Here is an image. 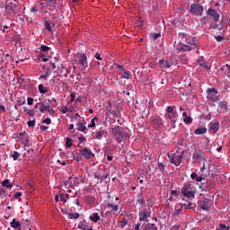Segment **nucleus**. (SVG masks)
Segmentation results:
<instances>
[{
    "mask_svg": "<svg viewBox=\"0 0 230 230\" xmlns=\"http://www.w3.org/2000/svg\"><path fill=\"white\" fill-rule=\"evenodd\" d=\"M184 156V151L177 149L174 153L168 154L170 162L175 166H179L182 163V157Z\"/></svg>",
    "mask_w": 230,
    "mask_h": 230,
    "instance_id": "nucleus-1",
    "label": "nucleus"
},
{
    "mask_svg": "<svg viewBox=\"0 0 230 230\" xmlns=\"http://www.w3.org/2000/svg\"><path fill=\"white\" fill-rule=\"evenodd\" d=\"M181 193L188 199H195V190H193L191 183L185 184L181 189Z\"/></svg>",
    "mask_w": 230,
    "mask_h": 230,
    "instance_id": "nucleus-2",
    "label": "nucleus"
},
{
    "mask_svg": "<svg viewBox=\"0 0 230 230\" xmlns=\"http://www.w3.org/2000/svg\"><path fill=\"white\" fill-rule=\"evenodd\" d=\"M204 8L200 4H190L189 13L195 16H201L203 13Z\"/></svg>",
    "mask_w": 230,
    "mask_h": 230,
    "instance_id": "nucleus-3",
    "label": "nucleus"
},
{
    "mask_svg": "<svg viewBox=\"0 0 230 230\" xmlns=\"http://www.w3.org/2000/svg\"><path fill=\"white\" fill-rule=\"evenodd\" d=\"M117 68L119 69V75H120V79L129 80L130 74L128 70L121 65H117Z\"/></svg>",
    "mask_w": 230,
    "mask_h": 230,
    "instance_id": "nucleus-4",
    "label": "nucleus"
},
{
    "mask_svg": "<svg viewBox=\"0 0 230 230\" xmlns=\"http://www.w3.org/2000/svg\"><path fill=\"white\" fill-rule=\"evenodd\" d=\"M79 154L84 158H86L87 160L94 157V154H93V152L87 147L82 148Z\"/></svg>",
    "mask_w": 230,
    "mask_h": 230,
    "instance_id": "nucleus-5",
    "label": "nucleus"
},
{
    "mask_svg": "<svg viewBox=\"0 0 230 230\" xmlns=\"http://www.w3.org/2000/svg\"><path fill=\"white\" fill-rule=\"evenodd\" d=\"M78 64L84 67V69H87L88 68V62H87V57L85 54H81L78 57Z\"/></svg>",
    "mask_w": 230,
    "mask_h": 230,
    "instance_id": "nucleus-6",
    "label": "nucleus"
},
{
    "mask_svg": "<svg viewBox=\"0 0 230 230\" xmlns=\"http://www.w3.org/2000/svg\"><path fill=\"white\" fill-rule=\"evenodd\" d=\"M199 207L202 209V210H208L210 206H209V200L206 198H203L202 199H200L199 202Z\"/></svg>",
    "mask_w": 230,
    "mask_h": 230,
    "instance_id": "nucleus-7",
    "label": "nucleus"
},
{
    "mask_svg": "<svg viewBox=\"0 0 230 230\" xmlns=\"http://www.w3.org/2000/svg\"><path fill=\"white\" fill-rule=\"evenodd\" d=\"M207 14L213 18L215 22H217L220 15L217 13V12L215 9L209 8L207 12Z\"/></svg>",
    "mask_w": 230,
    "mask_h": 230,
    "instance_id": "nucleus-8",
    "label": "nucleus"
},
{
    "mask_svg": "<svg viewBox=\"0 0 230 230\" xmlns=\"http://www.w3.org/2000/svg\"><path fill=\"white\" fill-rule=\"evenodd\" d=\"M125 134H123L121 131H117L113 134V138L117 141V143L120 144L124 141Z\"/></svg>",
    "mask_w": 230,
    "mask_h": 230,
    "instance_id": "nucleus-9",
    "label": "nucleus"
},
{
    "mask_svg": "<svg viewBox=\"0 0 230 230\" xmlns=\"http://www.w3.org/2000/svg\"><path fill=\"white\" fill-rule=\"evenodd\" d=\"M217 91L215 88L208 89L207 99L209 101H215Z\"/></svg>",
    "mask_w": 230,
    "mask_h": 230,
    "instance_id": "nucleus-10",
    "label": "nucleus"
},
{
    "mask_svg": "<svg viewBox=\"0 0 230 230\" xmlns=\"http://www.w3.org/2000/svg\"><path fill=\"white\" fill-rule=\"evenodd\" d=\"M5 10L7 11H11L13 13H16L17 11V5L15 3H8L5 6H4Z\"/></svg>",
    "mask_w": 230,
    "mask_h": 230,
    "instance_id": "nucleus-11",
    "label": "nucleus"
},
{
    "mask_svg": "<svg viewBox=\"0 0 230 230\" xmlns=\"http://www.w3.org/2000/svg\"><path fill=\"white\" fill-rule=\"evenodd\" d=\"M49 108H50L49 103H48L46 102H41L40 111L41 113H46L49 111Z\"/></svg>",
    "mask_w": 230,
    "mask_h": 230,
    "instance_id": "nucleus-12",
    "label": "nucleus"
},
{
    "mask_svg": "<svg viewBox=\"0 0 230 230\" xmlns=\"http://www.w3.org/2000/svg\"><path fill=\"white\" fill-rule=\"evenodd\" d=\"M167 118L171 120V122L176 123L178 119V112H170L167 113Z\"/></svg>",
    "mask_w": 230,
    "mask_h": 230,
    "instance_id": "nucleus-13",
    "label": "nucleus"
},
{
    "mask_svg": "<svg viewBox=\"0 0 230 230\" xmlns=\"http://www.w3.org/2000/svg\"><path fill=\"white\" fill-rule=\"evenodd\" d=\"M158 64L162 68H171L172 67V64L170 63L169 60L161 59V60H159Z\"/></svg>",
    "mask_w": 230,
    "mask_h": 230,
    "instance_id": "nucleus-14",
    "label": "nucleus"
},
{
    "mask_svg": "<svg viewBox=\"0 0 230 230\" xmlns=\"http://www.w3.org/2000/svg\"><path fill=\"white\" fill-rule=\"evenodd\" d=\"M139 221L147 222L148 212L147 210L141 211L138 213Z\"/></svg>",
    "mask_w": 230,
    "mask_h": 230,
    "instance_id": "nucleus-15",
    "label": "nucleus"
},
{
    "mask_svg": "<svg viewBox=\"0 0 230 230\" xmlns=\"http://www.w3.org/2000/svg\"><path fill=\"white\" fill-rule=\"evenodd\" d=\"M137 203L139 205V206H143L146 204V200L145 199L143 198V192L140 191L139 193L137 194Z\"/></svg>",
    "mask_w": 230,
    "mask_h": 230,
    "instance_id": "nucleus-16",
    "label": "nucleus"
},
{
    "mask_svg": "<svg viewBox=\"0 0 230 230\" xmlns=\"http://www.w3.org/2000/svg\"><path fill=\"white\" fill-rule=\"evenodd\" d=\"M186 43L197 47L198 45V40L197 37H189L187 38Z\"/></svg>",
    "mask_w": 230,
    "mask_h": 230,
    "instance_id": "nucleus-17",
    "label": "nucleus"
},
{
    "mask_svg": "<svg viewBox=\"0 0 230 230\" xmlns=\"http://www.w3.org/2000/svg\"><path fill=\"white\" fill-rule=\"evenodd\" d=\"M45 28L47 31H53V29H55V23L49 22V21H45Z\"/></svg>",
    "mask_w": 230,
    "mask_h": 230,
    "instance_id": "nucleus-18",
    "label": "nucleus"
},
{
    "mask_svg": "<svg viewBox=\"0 0 230 230\" xmlns=\"http://www.w3.org/2000/svg\"><path fill=\"white\" fill-rule=\"evenodd\" d=\"M216 183L213 181H207V189L206 191H212V190H215Z\"/></svg>",
    "mask_w": 230,
    "mask_h": 230,
    "instance_id": "nucleus-19",
    "label": "nucleus"
},
{
    "mask_svg": "<svg viewBox=\"0 0 230 230\" xmlns=\"http://www.w3.org/2000/svg\"><path fill=\"white\" fill-rule=\"evenodd\" d=\"M10 226L12 228H14V229H18L21 227V222L20 221H16L15 218H13L11 223H10Z\"/></svg>",
    "mask_w": 230,
    "mask_h": 230,
    "instance_id": "nucleus-20",
    "label": "nucleus"
},
{
    "mask_svg": "<svg viewBox=\"0 0 230 230\" xmlns=\"http://www.w3.org/2000/svg\"><path fill=\"white\" fill-rule=\"evenodd\" d=\"M219 122H213V124H211L209 128V130H212L214 133H217L219 130Z\"/></svg>",
    "mask_w": 230,
    "mask_h": 230,
    "instance_id": "nucleus-21",
    "label": "nucleus"
},
{
    "mask_svg": "<svg viewBox=\"0 0 230 230\" xmlns=\"http://www.w3.org/2000/svg\"><path fill=\"white\" fill-rule=\"evenodd\" d=\"M190 178L198 182H201L205 178L198 176L197 172H192Z\"/></svg>",
    "mask_w": 230,
    "mask_h": 230,
    "instance_id": "nucleus-22",
    "label": "nucleus"
},
{
    "mask_svg": "<svg viewBox=\"0 0 230 230\" xmlns=\"http://www.w3.org/2000/svg\"><path fill=\"white\" fill-rule=\"evenodd\" d=\"M90 219L91 221H93V223H98L99 220L101 219V217L99 216L98 213H93L91 216H90Z\"/></svg>",
    "mask_w": 230,
    "mask_h": 230,
    "instance_id": "nucleus-23",
    "label": "nucleus"
},
{
    "mask_svg": "<svg viewBox=\"0 0 230 230\" xmlns=\"http://www.w3.org/2000/svg\"><path fill=\"white\" fill-rule=\"evenodd\" d=\"M199 190H201V191H207V182H208V180H206L204 178V180H202V181H199Z\"/></svg>",
    "mask_w": 230,
    "mask_h": 230,
    "instance_id": "nucleus-24",
    "label": "nucleus"
},
{
    "mask_svg": "<svg viewBox=\"0 0 230 230\" xmlns=\"http://www.w3.org/2000/svg\"><path fill=\"white\" fill-rule=\"evenodd\" d=\"M143 230H158V226L155 224L147 223Z\"/></svg>",
    "mask_w": 230,
    "mask_h": 230,
    "instance_id": "nucleus-25",
    "label": "nucleus"
},
{
    "mask_svg": "<svg viewBox=\"0 0 230 230\" xmlns=\"http://www.w3.org/2000/svg\"><path fill=\"white\" fill-rule=\"evenodd\" d=\"M178 49L180 51H191V49H195V48L189 45H181Z\"/></svg>",
    "mask_w": 230,
    "mask_h": 230,
    "instance_id": "nucleus-26",
    "label": "nucleus"
},
{
    "mask_svg": "<svg viewBox=\"0 0 230 230\" xmlns=\"http://www.w3.org/2000/svg\"><path fill=\"white\" fill-rule=\"evenodd\" d=\"M107 207L111 208V212H118L119 209V207L118 205H113L112 203H108Z\"/></svg>",
    "mask_w": 230,
    "mask_h": 230,
    "instance_id": "nucleus-27",
    "label": "nucleus"
},
{
    "mask_svg": "<svg viewBox=\"0 0 230 230\" xmlns=\"http://www.w3.org/2000/svg\"><path fill=\"white\" fill-rule=\"evenodd\" d=\"M194 133L196 135H203L207 133V128H197Z\"/></svg>",
    "mask_w": 230,
    "mask_h": 230,
    "instance_id": "nucleus-28",
    "label": "nucleus"
},
{
    "mask_svg": "<svg viewBox=\"0 0 230 230\" xmlns=\"http://www.w3.org/2000/svg\"><path fill=\"white\" fill-rule=\"evenodd\" d=\"M77 127V130L81 131V132H84L85 130H87L86 126H84V124H82V122H78V124H76Z\"/></svg>",
    "mask_w": 230,
    "mask_h": 230,
    "instance_id": "nucleus-29",
    "label": "nucleus"
},
{
    "mask_svg": "<svg viewBox=\"0 0 230 230\" xmlns=\"http://www.w3.org/2000/svg\"><path fill=\"white\" fill-rule=\"evenodd\" d=\"M38 89L40 94H46L48 92V88L44 84H39Z\"/></svg>",
    "mask_w": 230,
    "mask_h": 230,
    "instance_id": "nucleus-30",
    "label": "nucleus"
},
{
    "mask_svg": "<svg viewBox=\"0 0 230 230\" xmlns=\"http://www.w3.org/2000/svg\"><path fill=\"white\" fill-rule=\"evenodd\" d=\"M193 160L195 161H200L201 159H203V155L201 153H198V152H195L193 154V156H192Z\"/></svg>",
    "mask_w": 230,
    "mask_h": 230,
    "instance_id": "nucleus-31",
    "label": "nucleus"
},
{
    "mask_svg": "<svg viewBox=\"0 0 230 230\" xmlns=\"http://www.w3.org/2000/svg\"><path fill=\"white\" fill-rule=\"evenodd\" d=\"M1 185H2L4 188H7V189L13 188V185L10 184V181H9V180H4V181L1 182Z\"/></svg>",
    "mask_w": 230,
    "mask_h": 230,
    "instance_id": "nucleus-32",
    "label": "nucleus"
},
{
    "mask_svg": "<svg viewBox=\"0 0 230 230\" xmlns=\"http://www.w3.org/2000/svg\"><path fill=\"white\" fill-rule=\"evenodd\" d=\"M79 217H80V215H79L78 212H75V213H69V214L67 215V217H68L69 219H78Z\"/></svg>",
    "mask_w": 230,
    "mask_h": 230,
    "instance_id": "nucleus-33",
    "label": "nucleus"
},
{
    "mask_svg": "<svg viewBox=\"0 0 230 230\" xmlns=\"http://www.w3.org/2000/svg\"><path fill=\"white\" fill-rule=\"evenodd\" d=\"M179 206H181V208L183 209H191V202L188 203H179Z\"/></svg>",
    "mask_w": 230,
    "mask_h": 230,
    "instance_id": "nucleus-34",
    "label": "nucleus"
},
{
    "mask_svg": "<svg viewBox=\"0 0 230 230\" xmlns=\"http://www.w3.org/2000/svg\"><path fill=\"white\" fill-rule=\"evenodd\" d=\"M49 75H51V71H49V68H48L45 74L40 75V80L41 79L47 80L48 77H49Z\"/></svg>",
    "mask_w": 230,
    "mask_h": 230,
    "instance_id": "nucleus-35",
    "label": "nucleus"
},
{
    "mask_svg": "<svg viewBox=\"0 0 230 230\" xmlns=\"http://www.w3.org/2000/svg\"><path fill=\"white\" fill-rule=\"evenodd\" d=\"M87 227H88V225L85 222H84V221L79 222V224H78V228L79 229L86 230Z\"/></svg>",
    "mask_w": 230,
    "mask_h": 230,
    "instance_id": "nucleus-36",
    "label": "nucleus"
},
{
    "mask_svg": "<svg viewBox=\"0 0 230 230\" xmlns=\"http://www.w3.org/2000/svg\"><path fill=\"white\" fill-rule=\"evenodd\" d=\"M93 176H94L95 179H97L98 181H100V182H102V180H104V179L107 178V176H105V175L102 176V175H100V174L97 173V172H94V173H93Z\"/></svg>",
    "mask_w": 230,
    "mask_h": 230,
    "instance_id": "nucleus-37",
    "label": "nucleus"
},
{
    "mask_svg": "<svg viewBox=\"0 0 230 230\" xmlns=\"http://www.w3.org/2000/svg\"><path fill=\"white\" fill-rule=\"evenodd\" d=\"M62 79V75H56V82H57V84H58L59 82H61V84H62V87H64L66 85L65 82H63Z\"/></svg>",
    "mask_w": 230,
    "mask_h": 230,
    "instance_id": "nucleus-38",
    "label": "nucleus"
},
{
    "mask_svg": "<svg viewBox=\"0 0 230 230\" xmlns=\"http://www.w3.org/2000/svg\"><path fill=\"white\" fill-rule=\"evenodd\" d=\"M175 109H176L175 105L168 106L166 108L167 114L176 112V111H174Z\"/></svg>",
    "mask_w": 230,
    "mask_h": 230,
    "instance_id": "nucleus-39",
    "label": "nucleus"
},
{
    "mask_svg": "<svg viewBox=\"0 0 230 230\" xmlns=\"http://www.w3.org/2000/svg\"><path fill=\"white\" fill-rule=\"evenodd\" d=\"M128 225V219L124 218L122 221H119V226H120L122 229H124L125 226Z\"/></svg>",
    "mask_w": 230,
    "mask_h": 230,
    "instance_id": "nucleus-40",
    "label": "nucleus"
},
{
    "mask_svg": "<svg viewBox=\"0 0 230 230\" xmlns=\"http://www.w3.org/2000/svg\"><path fill=\"white\" fill-rule=\"evenodd\" d=\"M98 120V117H93L92 119L91 124H88V128H94L96 126L95 121Z\"/></svg>",
    "mask_w": 230,
    "mask_h": 230,
    "instance_id": "nucleus-41",
    "label": "nucleus"
},
{
    "mask_svg": "<svg viewBox=\"0 0 230 230\" xmlns=\"http://www.w3.org/2000/svg\"><path fill=\"white\" fill-rule=\"evenodd\" d=\"M20 157H21V155L17 151H14L13 154L12 155V158L14 161H17Z\"/></svg>",
    "mask_w": 230,
    "mask_h": 230,
    "instance_id": "nucleus-42",
    "label": "nucleus"
},
{
    "mask_svg": "<svg viewBox=\"0 0 230 230\" xmlns=\"http://www.w3.org/2000/svg\"><path fill=\"white\" fill-rule=\"evenodd\" d=\"M68 197L69 195L68 194H61L60 195V200L64 203H66V201L68 200Z\"/></svg>",
    "mask_w": 230,
    "mask_h": 230,
    "instance_id": "nucleus-43",
    "label": "nucleus"
},
{
    "mask_svg": "<svg viewBox=\"0 0 230 230\" xmlns=\"http://www.w3.org/2000/svg\"><path fill=\"white\" fill-rule=\"evenodd\" d=\"M72 146H73V140L68 138V137H66V146L70 148Z\"/></svg>",
    "mask_w": 230,
    "mask_h": 230,
    "instance_id": "nucleus-44",
    "label": "nucleus"
},
{
    "mask_svg": "<svg viewBox=\"0 0 230 230\" xmlns=\"http://www.w3.org/2000/svg\"><path fill=\"white\" fill-rule=\"evenodd\" d=\"M26 113H27L30 117H34V116H35V113H36V110H35V109L27 110Z\"/></svg>",
    "mask_w": 230,
    "mask_h": 230,
    "instance_id": "nucleus-45",
    "label": "nucleus"
},
{
    "mask_svg": "<svg viewBox=\"0 0 230 230\" xmlns=\"http://www.w3.org/2000/svg\"><path fill=\"white\" fill-rule=\"evenodd\" d=\"M217 230H230V227L226 226L225 224H220L219 228H217Z\"/></svg>",
    "mask_w": 230,
    "mask_h": 230,
    "instance_id": "nucleus-46",
    "label": "nucleus"
},
{
    "mask_svg": "<svg viewBox=\"0 0 230 230\" xmlns=\"http://www.w3.org/2000/svg\"><path fill=\"white\" fill-rule=\"evenodd\" d=\"M103 135H104L103 130H102L100 132H97L96 135H95V138L101 140Z\"/></svg>",
    "mask_w": 230,
    "mask_h": 230,
    "instance_id": "nucleus-47",
    "label": "nucleus"
},
{
    "mask_svg": "<svg viewBox=\"0 0 230 230\" xmlns=\"http://www.w3.org/2000/svg\"><path fill=\"white\" fill-rule=\"evenodd\" d=\"M181 214H182V209L181 208L175 209L174 212H173L174 217H180Z\"/></svg>",
    "mask_w": 230,
    "mask_h": 230,
    "instance_id": "nucleus-48",
    "label": "nucleus"
},
{
    "mask_svg": "<svg viewBox=\"0 0 230 230\" xmlns=\"http://www.w3.org/2000/svg\"><path fill=\"white\" fill-rule=\"evenodd\" d=\"M183 121L186 123V124H191V122H193V119H191L190 117H185L183 119Z\"/></svg>",
    "mask_w": 230,
    "mask_h": 230,
    "instance_id": "nucleus-49",
    "label": "nucleus"
},
{
    "mask_svg": "<svg viewBox=\"0 0 230 230\" xmlns=\"http://www.w3.org/2000/svg\"><path fill=\"white\" fill-rule=\"evenodd\" d=\"M27 104H28L29 106L33 105V104H34V98H32V97H28V98H27Z\"/></svg>",
    "mask_w": 230,
    "mask_h": 230,
    "instance_id": "nucleus-50",
    "label": "nucleus"
},
{
    "mask_svg": "<svg viewBox=\"0 0 230 230\" xmlns=\"http://www.w3.org/2000/svg\"><path fill=\"white\" fill-rule=\"evenodd\" d=\"M221 107H224V108H226V111H230V104L227 105V102H221Z\"/></svg>",
    "mask_w": 230,
    "mask_h": 230,
    "instance_id": "nucleus-51",
    "label": "nucleus"
},
{
    "mask_svg": "<svg viewBox=\"0 0 230 230\" xmlns=\"http://www.w3.org/2000/svg\"><path fill=\"white\" fill-rule=\"evenodd\" d=\"M161 33H156V34H154V35H151V39L155 41L157 39H159L161 37Z\"/></svg>",
    "mask_w": 230,
    "mask_h": 230,
    "instance_id": "nucleus-52",
    "label": "nucleus"
},
{
    "mask_svg": "<svg viewBox=\"0 0 230 230\" xmlns=\"http://www.w3.org/2000/svg\"><path fill=\"white\" fill-rule=\"evenodd\" d=\"M179 38L185 39V41H186L188 40V34H186L184 32H180Z\"/></svg>",
    "mask_w": 230,
    "mask_h": 230,
    "instance_id": "nucleus-53",
    "label": "nucleus"
},
{
    "mask_svg": "<svg viewBox=\"0 0 230 230\" xmlns=\"http://www.w3.org/2000/svg\"><path fill=\"white\" fill-rule=\"evenodd\" d=\"M61 111H62V113L66 114V112H70V110L68 109L67 106H63L61 108Z\"/></svg>",
    "mask_w": 230,
    "mask_h": 230,
    "instance_id": "nucleus-54",
    "label": "nucleus"
},
{
    "mask_svg": "<svg viewBox=\"0 0 230 230\" xmlns=\"http://www.w3.org/2000/svg\"><path fill=\"white\" fill-rule=\"evenodd\" d=\"M49 49H50L49 47L45 46V45H42L40 47V51H43V52L49 51Z\"/></svg>",
    "mask_w": 230,
    "mask_h": 230,
    "instance_id": "nucleus-55",
    "label": "nucleus"
},
{
    "mask_svg": "<svg viewBox=\"0 0 230 230\" xmlns=\"http://www.w3.org/2000/svg\"><path fill=\"white\" fill-rule=\"evenodd\" d=\"M35 124H36V120L35 119L28 120V122H27L28 127H34Z\"/></svg>",
    "mask_w": 230,
    "mask_h": 230,
    "instance_id": "nucleus-56",
    "label": "nucleus"
},
{
    "mask_svg": "<svg viewBox=\"0 0 230 230\" xmlns=\"http://www.w3.org/2000/svg\"><path fill=\"white\" fill-rule=\"evenodd\" d=\"M158 168H159L160 172H164L165 169V166L163 163H158Z\"/></svg>",
    "mask_w": 230,
    "mask_h": 230,
    "instance_id": "nucleus-57",
    "label": "nucleus"
},
{
    "mask_svg": "<svg viewBox=\"0 0 230 230\" xmlns=\"http://www.w3.org/2000/svg\"><path fill=\"white\" fill-rule=\"evenodd\" d=\"M42 123L49 125L51 124V119H49V117H47V119H44V120H42Z\"/></svg>",
    "mask_w": 230,
    "mask_h": 230,
    "instance_id": "nucleus-58",
    "label": "nucleus"
},
{
    "mask_svg": "<svg viewBox=\"0 0 230 230\" xmlns=\"http://www.w3.org/2000/svg\"><path fill=\"white\" fill-rule=\"evenodd\" d=\"M38 12H40V9H37L36 7H32L31 9V13H32L34 15L38 14Z\"/></svg>",
    "mask_w": 230,
    "mask_h": 230,
    "instance_id": "nucleus-59",
    "label": "nucleus"
},
{
    "mask_svg": "<svg viewBox=\"0 0 230 230\" xmlns=\"http://www.w3.org/2000/svg\"><path fill=\"white\" fill-rule=\"evenodd\" d=\"M45 4L44 3H40L38 5V9L40 10V11H43V9L45 8Z\"/></svg>",
    "mask_w": 230,
    "mask_h": 230,
    "instance_id": "nucleus-60",
    "label": "nucleus"
},
{
    "mask_svg": "<svg viewBox=\"0 0 230 230\" xmlns=\"http://www.w3.org/2000/svg\"><path fill=\"white\" fill-rule=\"evenodd\" d=\"M47 4H48L49 5L57 4V0H48V1H47Z\"/></svg>",
    "mask_w": 230,
    "mask_h": 230,
    "instance_id": "nucleus-61",
    "label": "nucleus"
},
{
    "mask_svg": "<svg viewBox=\"0 0 230 230\" xmlns=\"http://www.w3.org/2000/svg\"><path fill=\"white\" fill-rule=\"evenodd\" d=\"M22 192H17V193L14 194L13 198H14L15 199H20V197H22Z\"/></svg>",
    "mask_w": 230,
    "mask_h": 230,
    "instance_id": "nucleus-62",
    "label": "nucleus"
},
{
    "mask_svg": "<svg viewBox=\"0 0 230 230\" xmlns=\"http://www.w3.org/2000/svg\"><path fill=\"white\" fill-rule=\"evenodd\" d=\"M141 228V223H137L134 226V230H140Z\"/></svg>",
    "mask_w": 230,
    "mask_h": 230,
    "instance_id": "nucleus-63",
    "label": "nucleus"
},
{
    "mask_svg": "<svg viewBox=\"0 0 230 230\" xmlns=\"http://www.w3.org/2000/svg\"><path fill=\"white\" fill-rule=\"evenodd\" d=\"M226 67L227 75H228V76L230 77V65H229V64H226Z\"/></svg>",
    "mask_w": 230,
    "mask_h": 230,
    "instance_id": "nucleus-64",
    "label": "nucleus"
}]
</instances>
